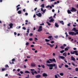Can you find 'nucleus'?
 Wrapping results in <instances>:
<instances>
[{"label":"nucleus","instance_id":"obj_1","mask_svg":"<svg viewBox=\"0 0 78 78\" xmlns=\"http://www.w3.org/2000/svg\"><path fill=\"white\" fill-rule=\"evenodd\" d=\"M46 66H48V67H50L49 68V69L50 70H52L53 69V67H55L56 66V64H46Z\"/></svg>","mask_w":78,"mask_h":78},{"label":"nucleus","instance_id":"obj_2","mask_svg":"<svg viewBox=\"0 0 78 78\" xmlns=\"http://www.w3.org/2000/svg\"><path fill=\"white\" fill-rule=\"evenodd\" d=\"M41 7H42V8H41V11H42V12H42V14H44V13H45V11H46V9H45L44 10H43V8H44V4H42L41 5Z\"/></svg>","mask_w":78,"mask_h":78},{"label":"nucleus","instance_id":"obj_3","mask_svg":"<svg viewBox=\"0 0 78 78\" xmlns=\"http://www.w3.org/2000/svg\"><path fill=\"white\" fill-rule=\"evenodd\" d=\"M69 34H70L71 35H72V36H73V35H75V36H76L77 34H78V32L75 33L73 32H69Z\"/></svg>","mask_w":78,"mask_h":78},{"label":"nucleus","instance_id":"obj_4","mask_svg":"<svg viewBox=\"0 0 78 78\" xmlns=\"http://www.w3.org/2000/svg\"><path fill=\"white\" fill-rule=\"evenodd\" d=\"M77 53V51H74L73 52V51L71 52V54H72V55H74V54H75V53H76V55L78 56V54L77 53Z\"/></svg>","mask_w":78,"mask_h":78},{"label":"nucleus","instance_id":"obj_5","mask_svg":"<svg viewBox=\"0 0 78 78\" xmlns=\"http://www.w3.org/2000/svg\"><path fill=\"white\" fill-rule=\"evenodd\" d=\"M42 26H40L39 27V28L37 30V31L39 32L41 31H42Z\"/></svg>","mask_w":78,"mask_h":78},{"label":"nucleus","instance_id":"obj_6","mask_svg":"<svg viewBox=\"0 0 78 78\" xmlns=\"http://www.w3.org/2000/svg\"><path fill=\"white\" fill-rule=\"evenodd\" d=\"M49 61H51V62H53V61L54 62H56L55 59V58H53V59H49Z\"/></svg>","mask_w":78,"mask_h":78},{"label":"nucleus","instance_id":"obj_7","mask_svg":"<svg viewBox=\"0 0 78 78\" xmlns=\"http://www.w3.org/2000/svg\"><path fill=\"white\" fill-rule=\"evenodd\" d=\"M27 33H26V35L27 36H28V34L30 33V29L29 28H28V29H27Z\"/></svg>","mask_w":78,"mask_h":78},{"label":"nucleus","instance_id":"obj_8","mask_svg":"<svg viewBox=\"0 0 78 78\" xmlns=\"http://www.w3.org/2000/svg\"><path fill=\"white\" fill-rule=\"evenodd\" d=\"M70 11L71 12H73V11H76V10L75 8L72 7Z\"/></svg>","mask_w":78,"mask_h":78},{"label":"nucleus","instance_id":"obj_9","mask_svg":"<svg viewBox=\"0 0 78 78\" xmlns=\"http://www.w3.org/2000/svg\"><path fill=\"white\" fill-rule=\"evenodd\" d=\"M31 71V73H32V74L33 75H34V72H34V71H35V70L34 69H30Z\"/></svg>","mask_w":78,"mask_h":78},{"label":"nucleus","instance_id":"obj_10","mask_svg":"<svg viewBox=\"0 0 78 78\" xmlns=\"http://www.w3.org/2000/svg\"><path fill=\"white\" fill-rule=\"evenodd\" d=\"M36 15L37 16H38V17H41V16H42V15H41V13H37Z\"/></svg>","mask_w":78,"mask_h":78},{"label":"nucleus","instance_id":"obj_11","mask_svg":"<svg viewBox=\"0 0 78 78\" xmlns=\"http://www.w3.org/2000/svg\"><path fill=\"white\" fill-rule=\"evenodd\" d=\"M12 23H10L9 24V26H10V27H8V29H9L10 28H12Z\"/></svg>","mask_w":78,"mask_h":78},{"label":"nucleus","instance_id":"obj_12","mask_svg":"<svg viewBox=\"0 0 78 78\" xmlns=\"http://www.w3.org/2000/svg\"><path fill=\"white\" fill-rule=\"evenodd\" d=\"M31 66L32 67H35L36 65L33 63H32L31 64Z\"/></svg>","mask_w":78,"mask_h":78},{"label":"nucleus","instance_id":"obj_13","mask_svg":"<svg viewBox=\"0 0 78 78\" xmlns=\"http://www.w3.org/2000/svg\"><path fill=\"white\" fill-rule=\"evenodd\" d=\"M43 76L44 77H46V76H48V75L45 73H44L43 74Z\"/></svg>","mask_w":78,"mask_h":78},{"label":"nucleus","instance_id":"obj_14","mask_svg":"<svg viewBox=\"0 0 78 78\" xmlns=\"http://www.w3.org/2000/svg\"><path fill=\"white\" fill-rule=\"evenodd\" d=\"M59 58H61V59H64L65 58V57L63 56H59Z\"/></svg>","mask_w":78,"mask_h":78},{"label":"nucleus","instance_id":"obj_15","mask_svg":"<svg viewBox=\"0 0 78 78\" xmlns=\"http://www.w3.org/2000/svg\"><path fill=\"white\" fill-rule=\"evenodd\" d=\"M71 60L74 61H75V58H74V57H73V56L71 57Z\"/></svg>","mask_w":78,"mask_h":78},{"label":"nucleus","instance_id":"obj_16","mask_svg":"<svg viewBox=\"0 0 78 78\" xmlns=\"http://www.w3.org/2000/svg\"><path fill=\"white\" fill-rule=\"evenodd\" d=\"M59 23L62 25H64V21H59Z\"/></svg>","mask_w":78,"mask_h":78},{"label":"nucleus","instance_id":"obj_17","mask_svg":"<svg viewBox=\"0 0 78 78\" xmlns=\"http://www.w3.org/2000/svg\"><path fill=\"white\" fill-rule=\"evenodd\" d=\"M55 26L56 27H57V28H58V27H59V25H58V23H55Z\"/></svg>","mask_w":78,"mask_h":78},{"label":"nucleus","instance_id":"obj_18","mask_svg":"<svg viewBox=\"0 0 78 78\" xmlns=\"http://www.w3.org/2000/svg\"><path fill=\"white\" fill-rule=\"evenodd\" d=\"M63 56H64L65 57H66V56H67V53H66V52L64 53L63 54Z\"/></svg>","mask_w":78,"mask_h":78},{"label":"nucleus","instance_id":"obj_19","mask_svg":"<svg viewBox=\"0 0 78 78\" xmlns=\"http://www.w3.org/2000/svg\"><path fill=\"white\" fill-rule=\"evenodd\" d=\"M41 76V75H37L36 76V77L37 78H40Z\"/></svg>","mask_w":78,"mask_h":78},{"label":"nucleus","instance_id":"obj_20","mask_svg":"<svg viewBox=\"0 0 78 78\" xmlns=\"http://www.w3.org/2000/svg\"><path fill=\"white\" fill-rule=\"evenodd\" d=\"M54 19L52 18L51 20H49V22H53L54 21Z\"/></svg>","mask_w":78,"mask_h":78},{"label":"nucleus","instance_id":"obj_21","mask_svg":"<svg viewBox=\"0 0 78 78\" xmlns=\"http://www.w3.org/2000/svg\"><path fill=\"white\" fill-rule=\"evenodd\" d=\"M18 14H20L21 13H22V11H21V10H19L17 12Z\"/></svg>","mask_w":78,"mask_h":78},{"label":"nucleus","instance_id":"obj_22","mask_svg":"<svg viewBox=\"0 0 78 78\" xmlns=\"http://www.w3.org/2000/svg\"><path fill=\"white\" fill-rule=\"evenodd\" d=\"M67 12L69 14H72V12H71L70 11V10H68L67 11Z\"/></svg>","mask_w":78,"mask_h":78},{"label":"nucleus","instance_id":"obj_23","mask_svg":"<svg viewBox=\"0 0 78 78\" xmlns=\"http://www.w3.org/2000/svg\"><path fill=\"white\" fill-rule=\"evenodd\" d=\"M62 66H63V64L62 63L61 64V65H60L59 66V68H61V67H62Z\"/></svg>","mask_w":78,"mask_h":78},{"label":"nucleus","instance_id":"obj_24","mask_svg":"<svg viewBox=\"0 0 78 78\" xmlns=\"http://www.w3.org/2000/svg\"><path fill=\"white\" fill-rule=\"evenodd\" d=\"M50 40H51V39L48 40L47 39H45V42H49L50 41Z\"/></svg>","mask_w":78,"mask_h":78},{"label":"nucleus","instance_id":"obj_25","mask_svg":"<svg viewBox=\"0 0 78 78\" xmlns=\"http://www.w3.org/2000/svg\"><path fill=\"white\" fill-rule=\"evenodd\" d=\"M37 40H38V39H37V38L36 37L34 38V41H35V42H37Z\"/></svg>","mask_w":78,"mask_h":78},{"label":"nucleus","instance_id":"obj_26","mask_svg":"<svg viewBox=\"0 0 78 78\" xmlns=\"http://www.w3.org/2000/svg\"><path fill=\"white\" fill-rule=\"evenodd\" d=\"M65 51L64 50H62L61 51H60V52L61 53H63V52H64Z\"/></svg>","mask_w":78,"mask_h":78},{"label":"nucleus","instance_id":"obj_27","mask_svg":"<svg viewBox=\"0 0 78 78\" xmlns=\"http://www.w3.org/2000/svg\"><path fill=\"white\" fill-rule=\"evenodd\" d=\"M60 75H61V76H63L64 73H60Z\"/></svg>","mask_w":78,"mask_h":78},{"label":"nucleus","instance_id":"obj_28","mask_svg":"<svg viewBox=\"0 0 78 78\" xmlns=\"http://www.w3.org/2000/svg\"><path fill=\"white\" fill-rule=\"evenodd\" d=\"M54 37L55 38V39H58V36L56 35L55 36H54Z\"/></svg>","mask_w":78,"mask_h":78},{"label":"nucleus","instance_id":"obj_29","mask_svg":"<svg viewBox=\"0 0 78 78\" xmlns=\"http://www.w3.org/2000/svg\"><path fill=\"white\" fill-rule=\"evenodd\" d=\"M46 23L48 24V25H49V26H50V25H51V24L49 22H47Z\"/></svg>","mask_w":78,"mask_h":78},{"label":"nucleus","instance_id":"obj_30","mask_svg":"<svg viewBox=\"0 0 78 78\" xmlns=\"http://www.w3.org/2000/svg\"><path fill=\"white\" fill-rule=\"evenodd\" d=\"M25 73H30V72L28 71H25Z\"/></svg>","mask_w":78,"mask_h":78},{"label":"nucleus","instance_id":"obj_31","mask_svg":"<svg viewBox=\"0 0 78 78\" xmlns=\"http://www.w3.org/2000/svg\"><path fill=\"white\" fill-rule=\"evenodd\" d=\"M60 48H62V49H64V47L63 46H62L61 47H60Z\"/></svg>","mask_w":78,"mask_h":78},{"label":"nucleus","instance_id":"obj_32","mask_svg":"<svg viewBox=\"0 0 78 78\" xmlns=\"http://www.w3.org/2000/svg\"><path fill=\"white\" fill-rule=\"evenodd\" d=\"M47 63H48V64H50V63H51V62H50V61H49V60H48L47 61Z\"/></svg>","mask_w":78,"mask_h":78},{"label":"nucleus","instance_id":"obj_33","mask_svg":"<svg viewBox=\"0 0 78 78\" xmlns=\"http://www.w3.org/2000/svg\"><path fill=\"white\" fill-rule=\"evenodd\" d=\"M19 9H21V7H18L16 9V10L17 11H19Z\"/></svg>","mask_w":78,"mask_h":78},{"label":"nucleus","instance_id":"obj_34","mask_svg":"<svg viewBox=\"0 0 78 78\" xmlns=\"http://www.w3.org/2000/svg\"><path fill=\"white\" fill-rule=\"evenodd\" d=\"M6 70V69L5 68H2V71H3L5 70Z\"/></svg>","mask_w":78,"mask_h":78},{"label":"nucleus","instance_id":"obj_35","mask_svg":"<svg viewBox=\"0 0 78 78\" xmlns=\"http://www.w3.org/2000/svg\"><path fill=\"white\" fill-rule=\"evenodd\" d=\"M65 67L66 68H68V67H69V66L67 65H65Z\"/></svg>","mask_w":78,"mask_h":78},{"label":"nucleus","instance_id":"obj_36","mask_svg":"<svg viewBox=\"0 0 78 78\" xmlns=\"http://www.w3.org/2000/svg\"><path fill=\"white\" fill-rule=\"evenodd\" d=\"M29 42H27L26 43L25 45H27V46L28 45H29Z\"/></svg>","mask_w":78,"mask_h":78},{"label":"nucleus","instance_id":"obj_37","mask_svg":"<svg viewBox=\"0 0 78 78\" xmlns=\"http://www.w3.org/2000/svg\"><path fill=\"white\" fill-rule=\"evenodd\" d=\"M65 51H67L69 50V49H68V48H65Z\"/></svg>","mask_w":78,"mask_h":78},{"label":"nucleus","instance_id":"obj_38","mask_svg":"<svg viewBox=\"0 0 78 78\" xmlns=\"http://www.w3.org/2000/svg\"><path fill=\"white\" fill-rule=\"evenodd\" d=\"M23 30H26V28L25 27H22Z\"/></svg>","mask_w":78,"mask_h":78},{"label":"nucleus","instance_id":"obj_39","mask_svg":"<svg viewBox=\"0 0 78 78\" xmlns=\"http://www.w3.org/2000/svg\"><path fill=\"white\" fill-rule=\"evenodd\" d=\"M65 34H66V37H68V34H67V33L66 32L65 33Z\"/></svg>","mask_w":78,"mask_h":78},{"label":"nucleus","instance_id":"obj_40","mask_svg":"<svg viewBox=\"0 0 78 78\" xmlns=\"http://www.w3.org/2000/svg\"><path fill=\"white\" fill-rule=\"evenodd\" d=\"M41 67L43 69H44V68H45V66L44 65H41Z\"/></svg>","mask_w":78,"mask_h":78},{"label":"nucleus","instance_id":"obj_41","mask_svg":"<svg viewBox=\"0 0 78 78\" xmlns=\"http://www.w3.org/2000/svg\"><path fill=\"white\" fill-rule=\"evenodd\" d=\"M76 29V28H75V27H74L72 30V31H74Z\"/></svg>","mask_w":78,"mask_h":78},{"label":"nucleus","instance_id":"obj_42","mask_svg":"<svg viewBox=\"0 0 78 78\" xmlns=\"http://www.w3.org/2000/svg\"><path fill=\"white\" fill-rule=\"evenodd\" d=\"M51 37H52V36H49L48 37V39H51Z\"/></svg>","mask_w":78,"mask_h":78},{"label":"nucleus","instance_id":"obj_43","mask_svg":"<svg viewBox=\"0 0 78 78\" xmlns=\"http://www.w3.org/2000/svg\"><path fill=\"white\" fill-rule=\"evenodd\" d=\"M29 40L30 41H33V38H29Z\"/></svg>","mask_w":78,"mask_h":78},{"label":"nucleus","instance_id":"obj_44","mask_svg":"<svg viewBox=\"0 0 78 78\" xmlns=\"http://www.w3.org/2000/svg\"><path fill=\"white\" fill-rule=\"evenodd\" d=\"M71 23H69L68 24H67V26L68 27H70V24Z\"/></svg>","mask_w":78,"mask_h":78},{"label":"nucleus","instance_id":"obj_45","mask_svg":"<svg viewBox=\"0 0 78 78\" xmlns=\"http://www.w3.org/2000/svg\"><path fill=\"white\" fill-rule=\"evenodd\" d=\"M56 14L55 13L54 15V16H53L55 18V19L56 18V17H55V16H56Z\"/></svg>","mask_w":78,"mask_h":78},{"label":"nucleus","instance_id":"obj_46","mask_svg":"<svg viewBox=\"0 0 78 78\" xmlns=\"http://www.w3.org/2000/svg\"><path fill=\"white\" fill-rule=\"evenodd\" d=\"M74 32H76V33L77 32H78V30H76V29L75 30H74Z\"/></svg>","mask_w":78,"mask_h":78},{"label":"nucleus","instance_id":"obj_47","mask_svg":"<svg viewBox=\"0 0 78 78\" xmlns=\"http://www.w3.org/2000/svg\"><path fill=\"white\" fill-rule=\"evenodd\" d=\"M34 73H36V74H37L38 73H37V71H35L34 72Z\"/></svg>","mask_w":78,"mask_h":78},{"label":"nucleus","instance_id":"obj_48","mask_svg":"<svg viewBox=\"0 0 78 78\" xmlns=\"http://www.w3.org/2000/svg\"><path fill=\"white\" fill-rule=\"evenodd\" d=\"M75 70H76V71H78V68H76L75 69Z\"/></svg>","mask_w":78,"mask_h":78},{"label":"nucleus","instance_id":"obj_49","mask_svg":"<svg viewBox=\"0 0 78 78\" xmlns=\"http://www.w3.org/2000/svg\"><path fill=\"white\" fill-rule=\"evenodd\" d=\"M49 7H50V5H48L47 6H46V8H49Z\"/></svg>","mask_w":78,"mask_h":78},{"label":"nucleus","instance_id":"obj_50","mask_svg":"<svg viewBox=\"0 0 78 78\" xmlns=\"http://www.w3.org/2000/svg\"><path fill=\"white\" fill-rule=\"evenodd\" d=\"M29 35L30 36H32V35H33V34L30 33Z\"/></svg>","mask_w":78,"mask_h":78},{"label":"nucleus","instance_id":"obj_51","mask_svg":"<svg viewBox=\"0 0 78 78\" xmlns=\"http://www.w3.org/2000/svg\"><path fill=\"white\" fill-rule=\"evenodd\" d=\"M37 70H41V68H37Z\"/></svg>","mask_w":78,"mask_h":78},{"label":"nucleus","instance_id":"obj_52","mask_svg":"<svg viewBox=\"0 0 78 78\" xmlns=\"http://www.w3.org/2000/svg\"><path fill=\"white\" fill-rule=\"evenodd\" d=\"M72 64L73 66H75V64H74V62H72Z\"/></svg>","mask_w":78,"mask_h":78},{"label":"nucleus","instance_id":"obj_53","mask_svg":"<svg viewBox=\"0 0 78 78\" xmlns=\"http://www.w3.org/2000/svg\"><path fill=\"white\" fill-rule=\"evenodd\" d=\"M54 5H56L57 4V2H55L54 3Z\"/></svg>","mask_w":78,"mask_h":78},{"label":"nucleus","instance_id":"obj_54","mask_svg":"<svg viewBox=\"0 0 78 78\" xmlns=\"http://www.w3.org/2000/svg\"><path fill=\"white\" fill-rule=\"evenodd\" d=\"M55 78H58V76H57V75H55Z\"/></svg>","mask_w":78,"mask_h":78},{"label":"nucleus","instance_id":"obj_55","mask_svg":"<svg viewBox=\"0 0 78 78\" xmlns=\"http://www.w3.org/2000/svg\"><path fill=\"white\" fill-rule=\"evenodd\" d=\"M51 44H53L54 43V41H51Z\"/></svg>","mask_w":78,"mask_h":78},{"label":"nucleus","instance_id":"obj_56","mask_svg":"<svg viewBox=\"0 0 78 78\" xmlns=\"http://www.w3.org/2000/svg\"><path fill=\"white\" fill-rule=\"evenodd\" d=\"M5 67H9L8 65H6L5 66Z\"/></svg>","mask_w":78,"mask_h":78},{"label":"nucleus","instance_id":"obj_57","mask_svg":"<svg viewBox=\"0 0 78 78\" xmlns=\"http://www.w3.org/2000/svg\"><path fill=\"white\" fill-rule=\"evenodd\" d=\"M8 76V74H6L5 75V76Z\"/></svg>","mask_w":78,"mask_h":78},{"label":"nucleus","instance_id":"obj_58","mask_svg":"<svg viewBox=\"0 0 78 78\" xmlns=\"http://www.w3.org/2000/svg\"><path fill=\"white\" fill-rule=\"evenodd\" d=\"M57 48H58V45H56V47H55V49H56Z\"/></svg>","mask_w":78,"mask_h":78},{"label":"nucleus","instance_id":"obj_59","mask_svg":"<svg viewBox=\"0 0 78 78\" xmlns=\"http://www.w3.org/2000/svg\"><path fill=\"white\" fill-rule=\"evenodd\" d=\"M20 4L18 5H17L16 6V8H18V7H19V6H20Z\"/></svg>","mask_w":78,"mask_h":78},{"label":"nucleus","instance_id":"obj_60","mask_svg":"<svg viewBox=\"0 0 78 78\" xmlns=\"http://www.w3.org/2000/svg\"><path fill=\"white\" fill-rule=\"evenodd\" d=\"M63 46H64V47H66V44H63Z\"/></svg>","mask_w":78,"mask_h":78},{"label":"nucleus","instance_id":"obj_61","mask_svg":"<svg viewBox=\"0 0 78 78\" xmlns=\"http://www.w3.org/2000/svg\"><path fill=\"white\" fill-rule=\"evenodd\" d=\"M31 47H34V45H31Z\"/></svg>","mask_w":78,"mask_h":78},{"label":"nucleus","instance_id":"obj_62","mask_svg":"<svg viewBox=\"0 0 78 78\" xmlns=\"http://www.w3.org/2000/svg\"><path fill=\"white\" fill-rule=\"evenodd\" d=\"M52 12H55V9H53L52 10Z\"/></svg>","mask_w":78,"mask_h":78},{"label":"nucleus","instance_id":"obj_63","mask_svg":"<svg viewBox=\"0 0 78 78\" xmlns=\"http://www.w3.org/2000/svg\"><path fill=\"white\" fill-rule=\"evenodd\" d=\"M18 75H19V76H21V74H20V73H18Z\"/></svg>","mask_w":78,"mask_h":78},{"label":"nucleus","instance_id":"obj_64","mask_svg":"<svg viewBox=\"0 0 78 78\" xmlns=\"http://www.w3.org/2000/svg\"><path fill=\"white\" fill-rule=\"evenodd\" d=\"M20 73H21V74H23V72L22 71H20Z\"/></svg>","mask_w":78,"mask_h":78}]
</instances>
